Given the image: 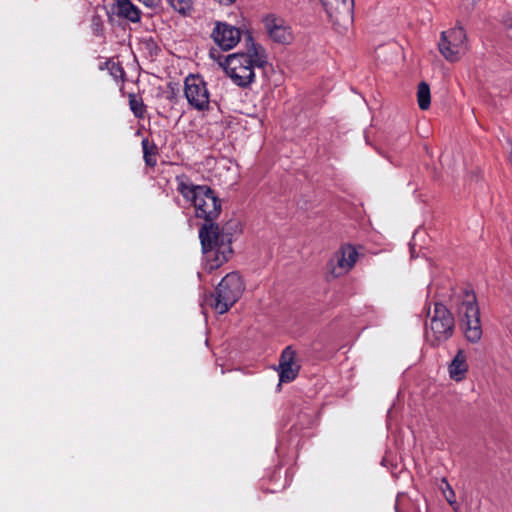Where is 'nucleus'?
Returning <instances> with one entry per match:
<instances>
[{"label":"nucleus","instance_id":"2","mask_svg":"<svg viewBox=\"0 0 512 512\" xmlns=\"http://www.w3.org/2000/svg\"><path fill=\"white\" fill-rule=\"evenodd\" d=\"M177 191L195 208L197 218L215 221L221 213V200L207 185H194L187 176L176 177Z\"/></svg>","mask_w":512,"mask_h":512},{"label":"nucleus","instance_id":"4","mask_svg":"<svg viewBox=\"0 0 512 512\" xmlns=\"http://www.w3.org/2000/svg\"><path fill=\"white\" fill-rule=\"evenodd\" d=\"M455 319L451 311L442 303L436 302L429 307L425 323V338L432 347L447 342L454 334Z\"/></svg>","mask_w":512,"mask_h":512},{"label":"nucleus","instance_id":"5","mask_svg":"<svg viewBox=\"0 0 512 512\" xmlns=\"http://www.w3.org/2000/svg\"><path fill=\"white\" fill-rule=\"evenodd\" d=\"M245 290L244 282L238 272L228 273L205 302L219 314H224L241 298Z\"/></svg>","mask_w":512,"mask_h":512},{"label":"nucleus","instance_id":"26","mask_svg":"<svg viewBox=\"0 0 512 512\" xmlns=\"http://www.w3.org/2000/svg\"><path fill=\"white\" fill-rule=\"evenodd\" d=\"M220 4H223V5H231L232 3H234L236 0H217Z\"/></svg>","mask_w":512,"mask_h":512},{"label":"nucleus","instance_id":"1","mask_svg":"<svg viewBox=\"0 0 512 512\" xmlns=\"http://www.w3.org/2000/svg\"><path fill=\"white\" fill-rule=\"evenodd\" d=\"M268 64L265 48L254 41L251 34L245 37V51L230 54L225 59L224 69L234 84L249 87L255 81V70Z\"/></svg>","mask_w":512,"mask_h":512},{"label":"nucleus","instance_id":"3","mask_svg":"<svg viewBox=\"0 0 512 512\" xmlns=\"http://www.w3.org/2000/svg\"><path fill=\"white\" fill-rule=\"evenodd\" d=\"M199 238L209 272L228 261L232 254L231 241H225L218 224L214 221L205 222L199 229Z\"/></svg>","mask_w":512,"mask_h":512},{"label":"nucleus","instance_id":"23","mask_svg":"<svg viewBox=\"0 0 512 512\" xmlns=\"http://www.w3.org/2000/svg\"><path fill=\"white\" fill-rule=\"evenodd\" d=\"M91 30L95 36H102L104 23L100 15H93L91 18Z\"/></svg>","mask_w":512,"mask_h":512},{"label":"nucleus","instance_id":"18","mask_svg":"<svg viewBox=\"0 0 512 512\" xmlns=\"http://www.w3.org/2000/svg\"><path fill=\"white\" fill-rule=\"evenodd\" d=\"M129 107L136 118H144L146 106L141 97L133 93L129 94Z\"/></svg>","mask_w":512,"mask_h":512},{"label":"nucleus","instance_id":"15","mask_svg":"<svg viewBox=\"0 0 512 512\" xmlns=\"http://www.w3.org/2000/svg\"><path fill=\"white\" fill-rule=\"evenodd\" d=\"M143 150V158L147 166L154 167L157 164L156 154L157 147L154 143H150L147 138H144L141 142Z\"/></svg>","mask_w":512,"mask_h":512},{"label":"nucleus","instance_id":"24","mask_svg":"<svg viewBox=\"0 0 512 512\" xmlns=\"http://www.w3.org/2000/svg\"><path fill=\"white\" fill-rule=\"evenodd\" d=\"M148 8H156L160 5L161 0H138Z\"/></svg>","mask_w":512,"mask_h":512},{"label":"nucleus","instance_id":"12","mask_svg":"<svg viewBox=\"0 0 512 512\" xmlns=\"http://www.w3.org/2000/svg\"><path fill=\"white\" fill-rule=\"evenodd\" d=\"M358 252L351 245L342 246L330 261L331 273L340 277L349 272L356 263Z\"/></svg>","mask_w":512,"mask_h":512},{"label":"nucleus","instance_id":"7","mask_svg":"<svg viewBox=\"0 0 512 512\" xmlns=\"http://www.w3.org/2000/svg\"><path fill=\"white\" fill-rule=\"evenodd\" d=\"M184 95L192 108L198 111L209 109L210 93L207 83L200 75L190 74L185 78Z\"/></svg>","mask_w":512,"mask_h":512},{"label":"nucleus","instance_id":"11","mask_svg":"<svg viewBox=\"0 0 512 512\" xmlns=\"http://www.w3.org/2000/svg\"><path fill=\"white\" fill-rule=\"evenodd\" d=\"M325 11L334 24L346 26L353 21L354 0H333L323 2Z\"/></svg>","mask_w":512,"mask_h":512},{"label":"nucleus","instance_id":"13","mask_svg":"<svg viewBox=\"0 0 512 512\" xmlns=\"http://www.w3.org/2000/svg\"><path fill=\"white\" fill-rule=\"evenodd\" d=\"M111 11L117 17L132 23H138L141 20V11L131 0H113Z\"/></svg>","mask_w":512,"mask_h":512},{"label":"nucleus","instance_id":"17","mask_svg":"<svg viewBox=\"0 0 512 512\" xmlns=\"http://www.w3.org/2000/svg\"><path fill=\"white\" fill-rule=\"evenodd\" d=\"M417 101L421 110H426L429 108L431 103L430 87L426 82H421L418 85Z\"/></svg>","mask_w":512,"mask_h":512},{"label":"nucleus","instance_id":"16","mask_svg":"<svg viewBox=\"0 0 512 512\" xmlns=\"http://www.w3.org/2000/svg\"><path fill=\"white\" fill-rule=\"evenodd\" d=\"M300 366L298 364H285V365H279V379L280 382L283 383H289L293 381L298 373H299Z\"/></svg>","mask_w":512,"mask_h":512},{"label":"nucleus","instance_id":"25","mask_svg":"<svg viewBox=\"0 0 512 512\" xmlns=\"http://www.w3.org/2000/svg\"><path fill=\"white\" fill-rule=\"evenodd\" d=\"M504 24L506 27L511 28L512 27V17L509 15L504 19Z\"/></svg>","mask_w":512,"mask_h":512},{"label":"nucleus","instance_id":"19","mask_svg":"<svg viewBox=\"0 0 512 512\" xmlns=\"http://www.w3.org/2000/svg\"><path fill=\"white\" fill-rule=\"evenodd\" d=\"M167 2L175 11L183 15L192 10V0H167Z\"/></svg>","mask_w":512,"mask_h":512},{"label":"nucleus","instance_id":"14","mask_svg":"<svg viewBox=\"0 0 512 512\" xmlns=\"http://www.w3.org/2000/svg\"><path fill=\"white\" fill-rule=\"evenodd\" d=\"M449 376L456 382L462 381L468 372L467 356L464 350L459 349L448 366Z\"/></svg>","mask_w":512,"mask_h":512},{"label":"nucleus","instance_id":"8","mask_svg":"<svg viewBox=\"0 0 512 512\" xmlns=\"http://www.w3.org/2000/svg\"><path fill=\"white\" fill-rule=\"evenodd\" d=\"M439 50L446 60L458 61L466 50V33L461 27L453 28L441 33Z\"/></svg>","mask_w":512,"mask_h":512},{"label":"nucleus","instance_id":"6","mask_svg":"<svg viewBox=\"0 0 512 512\" xmlns=\"http://www.w3.org/2000/svg\"><path fill=\"white\" fill-rule=\"evenodd\" d=\"M459 314L462 317L465 338L471 343L479 342L482 337L480 310L473 293L466 294V300L459 306Z\"/></svg>","mask_w":512,"mask_h":512},{"label":"nucleus","instance_id":"10","mask_svg":"<svg viewBox=\"0 0 512 512\" xmlns=\"http://www.w3.org/2000/svg\"><path fill=\"white\" fill-rule=\"evenodd\" d=\"M211 37L218 47L227 51L233 49L239 43L241 31L226 22H216Z\"/></svg>","mask_w":512,"mask_h":512},{"label":"nucleus","instance_id":"20","mask_svg":"<svg viewBox=\"0 0 512 512\" xmlns=\"http://www.w3.org/2000/svg\"><path fill=\"white\" fill-rule=\"evenodd\" d=\"M442 483H444L445 487H446L445 489H443V494H444L445 499L447 500L449 505L452 506L454 510H456L457 502H456V494H455L454 490L452 489V487L449 485V483L447 482V480L445 478L442 479Z\"/></svg>","mask_w":512,"mask_h":512},{"label":"nucleus","instance_id":"21","mask_svg":"<svg viewBox=\"0 0 512 512\" xmlns=\"http://www.w3.org/2000/svg\"><path fill=\"white\" fill-rule=\"evenodd\" d=\"M296 353L291 346H287L281 353L279 365L297 364L295 362Z\"/></svg>","mask_w":512,"mask_h":512},{"label":"nucleus","instance_id":"22","mask_svg":"<svg viewBox=\"0 0 512 512\" xmlns=\"http://www.w3.org/2000/svg\"><path fill=\"white\" fill-rule=\"evenodd\" d=\"M106 65L108 66V70L110 75L115 79H123L125 76V71L123 67L119 63L115 62H106Z\"/></svg>","mask_w":512,"mask_h":512},{"label":"nucleus","instance_id":"9","mask_svg":"<svg viewBox=\"0 0 512 512\" xmlns=\"http://www.w3.org/2000/svg\"><path fill=\"white\" fill-rule=\"evenodd\" d=\"M262 23L269 39L273 42L283 45L292 42V29L282 17L270 13L263 16Z\"/></svg>","mask_w":512,"mask_h":512},{"label":"nucleus","instance_id":"27","mask_svg":"<svg viewBox=\"0 0 512 512\" xmlns=\"http://www.w3.org/2000/svg\"><path fill=\"white\" fill-rule=\"evenodd\" d=\"M510 145H511L510 159H511V161H512V142L510 143Z\"/></svg>","mask_w":512,"mask_h":512}]
</instances>
